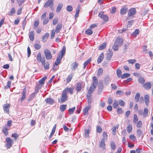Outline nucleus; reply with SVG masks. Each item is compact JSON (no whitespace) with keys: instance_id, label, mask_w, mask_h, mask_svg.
I'll return each mask as SVG.
<instances>
[{"instance_id":"nucleus-64","label":"nucleus","mask_w":153,"mask_h":153,"mask_svg":"<svg viewBox=\"0 0 153 153\" xmlns=\"http://www.w3.org/2000/svg\"><path fill=\"white\" fill-rule=\"evenodd\" d=\"M89 131L88 129L86 130L85 133V137H88L89 136Z\"/></svg>"},{"instance_id":"nucleus-48","label":"nucleus","mask_w":153,"mask_h":153,"mask_svg":"<svg viewBox=\"0 0 153 153\" xmlns=\"http://www.w3.org/2000/svg\"><path fill=\"white\" fill-rule=\"evenodd\" d=\"M76 109L75 107H74L72 108H69L68 110L69 114H72L75 111Z\"/></svg>"},{"instance_id":"nucleus-11","label":"nucleus","mask_w":153,"mask_h":153,"mask_svg":"<svg viewBox=\"0 0 153 153\" xmlns=\"http://www.w3.org/2000/svg\"><path fill=\"white\" fill-rule=\"evenodd\" d=\"M103 88V84L102 83L99 84L98 85V94H100L102 91Z\"/></svg>"},{"instance_id":"nucleus-22","label":"nucleus","mask_w":153,"mask_h":153,"mask_svg":"<svg viewBox=\"0 0 153 153\" xmlns=\"http://www.w3.org/2000/svg\"><path fill=\"white\" fill-rule=\"evenodd\" d=\"M115 43L117 44L119 46H120L123 43V40L121 39H117L114 42Z\"/></svg>"},{"instance_id":"nucleus-41","label":"nucleus","mask_w":153,"mask_h":153,"mask_svg":"<svg viewBox=\"0 0 153 153\" xmlns=\"http://www.w3.org/2000/svg\"><path fill=\"white\" fill-rule=\"evenodd\" d=\"M127 128L128 132V133H130L131 132L132 129V125L130 124H128Z\"/></svg>"},{"instance_id":"nucleus-33","label":"nucleus","mask_w":153,"mask_h":153,"mask_svg":"<svg viewBox=\"0 0 153 153\" xmlns=\"http://www.w3.org/2000/svg\"><path fill=\"white\" fill-rule=\"evenodd\" d=\"M137 134L138 137H141V139H142L143 137V133L142 131L140 129H138L137 131Z\"/></svg>"},{"instance_id":"nucleus-50","label":"nucleus","mask_w":153,"mask_h":153,"mask_svg":"<svg viewBox=\"0 0 153 153\" xmlns=\"http://www.w3.org/2000/svg\"><path fill=\"white\" fill-rule=\"evenodd\" d=\"M66 105H63L60 106V109L62 112L64 111L66 109Z\"/></svg>"},{"instance_id":"nucleus-5","label":"nucleus","mask_w":153,"mask_h":153,"mask_svg":"<svg viewBox=\"0 0 153 153\" xmlns=\"http://www.w3.org/2000/svg\"><path fill=\"white\" fill-rule=\"evenodd\" d=\"M6 146L7 149L10 148L13 144L12 140L9 137H7L6 138Z\"/></svg>"},{"instance_id":"nucleus-6","label":"nucleus","mask_w":153,"mask_h":153,"mask_svg":"<svg viewBox=\"0 0 153 153\" xmlns=\"http://www.w3.org/2000/svg\"><path fill=\"white\" fill-rule=\"evenodd\" d=\"M53 0H49L47 1L45 3L44 5V7H47L48 6H50L52 10H53V8L52 7L53 6Z\"/></svg>"},{"instance_id":"nucleus-23","label":"nucleus","mask_w":153,"mask_h":153,"mask_svg":"<svg viewBox=\"0 0 153 153\" xmlns=\"http://www.w3.org/2000/svg\"><path fill=\"white\" fill-rule=\"evenodd\" d=\"M96 87V86H95L92 85H91L88 91V94H91L94 91Z\"/></svg>"},{"instance_id":"nucleus-42","label":"nucleus","mask_w":153,"mask_h":153,"mask_svg":"<svg viewBox=\"0 0 153 153\" xmlns=\"http://www.w3.org/2000/svg\"><path fill=\"white\" fill-rule=\"evenodd\" d=\"M39 22L38 20H36L35 21L34 23V26L33 28L34 29H36L39 25Z\"/></svg>"},{"instance_id":"nucleus-32","label":"nucleus","mask_w":153,"mask_h":153,"mask_svg":"<svg viewBox=\"0 0 153 153\" xmlns=\"http://www.w3.org/2000/svg\"><path fill=\"white\" fill-rule=\"evenodd\" d=\"M49 36V33H45V34L43 36L42 38V40L44 42H45L46 41V40L48 38Z\"/></svg>"},{"instance_id":"nucleus-39","label":"nucleus","mask_w":153,"mask_h":153,"mask_svg":"<svg viewBox=\"0 0 153 153\" xmlns=\"http://www.w3.org/2000/svg\"><path fill=\"white\" fill-rule=\"evenodd\" d=\"M140 31L138 29H136L134 32L132 33V36L135 37L137 35H138Z\"/></svg>"},{"instance_id":"nucleus-60","label":"nucleus","mask_w":153,"mask_h":153,"mask_svg":"<svg viewBox=\"0 0 153 153\" xmlns=\"http://www.w3.org/2000/svg\"><path fill=\"white\" fill-rule=\"evenodd\" d=\"M118 103L121 106H124L125 104V102L122 100H120Z\"/></svg>"},{"instance_id":"nucleus-49","label":"nucleus","mask_w":153,"mask_h":153,"mask_svg":"<svg viewBox=\"0 0 153 153\" xmlns=\"http://www.w3.org/2000/svg\"><path fill=\"white\" fill-rule=\"evenodd\" d=\"M85 33L88 35H90L92 34L93 31L90 29H87L85 30Z\"/></svg>"},{"instance_id":"nucleus-24","label":"nucleus","mask_w":153,"mask_h":153,"mask_svg":"<svg viewBox=\"0 0 153 153\" xmlns=\"http://www.w3.org/2000/svg\"><path fill=\"white\" fill-rule=\"evenodd\" d=\"M105 140L104 138H102L100 143V144L99 146L100 147L102 148V149H105Z\"/></svg>"},{"instance_id":"nucleus-4","label":"nucleus","mask_w":153,"mask_h":153,"mask_svg":"<svg viewBox=\"0 0 153 153\" xmlns=\"http://www.w3.org/2000/svg\"><path fill=\"white\" fill-rule=\"evenodd\" d=\"M44 53L47 59H51L52 58V56L51 52L48 49H45L44 51Z\"/></svg>"},{"instance_id":"nucleus-9","label":"nucleus","mask_w":153,"mask_h":153,"mask_svg":"<svg viewBox=\"0 0 153 153\" xmlns=\"http://www.w3.org/2000/svg\"><path fill=\"white\" fill-rule=\"evenodd\" d=\"M36 59L38 62H40L42 63H43L45 62V59L44 57L42 58L41 57V54L40 53H39L37 56Z\"/></svg>"},{"instance_id":"nucleus-44","label":"nucleus","mask_w":153,"mask_h":153,"mask_svg":"<svg viewBox=\"0 0 153 153\" xmlns=\"http://www.w3.org/2000/svg\"><path fill=\"white\" fill-rule=\"evenodd\" d=\"M106 43H104L102 44L99 47L100 50H102L104 49L106 47Z\"/></svg>"},{"instance_id":"nucleus-2","label":"nucleus","mask_w":153,"mask_h":153,"mask_svg":"<svg viewBox=\"0 0 153 153\" xmlns=\"http://www.w3.org/2000/svg\"><path fill=\"white\" fill-rule=\"evenodd\" d=\"M66 90H63L62 93L61 98L58 100V102L60 103L65 102L68 99V96L66 94Z\"/></svg>"},{"instance_id":"nucleus-63","label":"nucleus","mask_w":153,"mask_h":153,"mask_svg":"<svg viewBox=\"0 0 153 153\" xmlns=\"http://www.w3.org/2000/svg\"><path fill=\"white\" fill-rule=\"evenodd\" d=\"M97 131L99 133H100L102 131V129L100 126H99L97 128Z\"/></svg>"},{"instance_id":"nucleus-21","label":"nucleus","mask_w":153,"mask_h":153,"mask_svg":"<svg viewBox=\"0 0 153 153\" xmlns=\"http://www.w3.org/2000/svg\"><path fill=\"white\" fill-rule=\"evenodd\" d=\"M98 84V79L97 77L94 76L93 77V83L91 85L96 87Z\"/></svg>"},{"instance_id":"nucleus-58","label":"nucleus","mask_w":153,"mask_h":153,"mask_svg":"<svg viewBox=\"0 0 153 153\" xmlns=\"http://www.w3.org/2000/svg\"><path fill=\"white\" fill-rule=\"evenodd\" d=\"M67 10L68 12L71 11L73 10V7L71 5H68L67 7Z\"/></svg>"},{"instance_id":"nucleus-61","label":"nucleus","mask_w":153,"mask_h":153,"mask_svg":"<svg viewBox=\"0 0 153 153\" xmlns=\"http://www.w3.org/2000/svg\"><path fill=\"white\" fill-rule=\"evenodd\" d=\"M129 138L131 140L134 141L136 137L134 134H131L129 136Z\"/></svg>"},{"instance_id":"nucleus-34","label":"nucleus","mask_w":153,"mask_h":153,"mask_svg":"<svg viewBox=\"0 0 153 153\" xmlns=\"http://www.w3.org/2000/svg\"><path fill=\"white\" fill-rule=\"evenodd\" d=\"M138 82L140 84H143L145 82L144 78L142 76H140L138 80Z\"/></svg>"},{"instance_id":"nucleus-53","label":"nucleus","mask_w":153,"mask_h":153,"mask_svg":"<svg viewBox=\"0 0 153 153\" xmlns=\"http://www.w3.org/2000/svg\"><path fill=\"white\" fill-rule=\"evenodd\" d=\"M118 105V104L117 101L116 100H115L114 101V102L113 104V107L115 108H117Z\"/></svg>"},{"instance_id":"nucleus-14","label":"nucleus","mask_w":153,"mask_h":153,"mask_svg":"<svg viewBox=\"0 0 153 153\" xmlns=\"http://www.w3.org/2000/svg\"><path fill=\"white\" fill-rule=\"evenodd\" d=\"M45 101L48 104L50 105H52L54 102V100L50 98H47L45 99Z\"/></svg>"},{"instance_id":"nucleus-3","label":"nucleus","mask_w":153,"mask_h":153,"mask_svg":"<svg viewBox=\"0 0 153 153\" xmlns=\"http://www.w3.org/2000/svg\"><path fill=\"white\" fill-rule=\"evenodd\" d=\"M98 16L105 22H107L109 18L108 16L104 14L103 12L102 11L100 12L98 14Z\"/></svg>"},{"instance_id":"nucleus-8","label":"nucleus","mask_w":153,"mask_h":153,"mask_svg":"<svg viewBox=\"0 0 153 153\" xmlns=\"http://www.w3.org/2000/svg\"><path fill=\"white\" fill-rule=\"evenodd\" d=\"M136 13V10L134 8H132L129 10L128 13V15L129 17H131L135 15Z\"/></svg>"},{"instance_id":"nucleus-16","label":"nucleus","mask_w":153,"mask_h":153,"mask_svg":"<svg viewBox=\"0 0 153 153\" xmlns=\"http://www.w3.org/2000/svg\"><path fill=\"white\" fill-rule=\"evenodd\" d=\"M10 107V105L8 103H6L4 104L3 105L4 110V111L6 113H9V108Z\"/></svg>"},{"instance_id":"nucleus-12","label":"nucleus","mask_w":153,"mask_h":153,"mask_svg":"<svg viewBox=\"0 0 153 153\" xmlns=\"http://www.w3.org/2000/svg\"><path fill=\"white\" fill-rule=\"evenodd\" d=\"M113 55V51L112 50H108L107 54V59L108 60L111 59Z\"/></svg>"},{"instance_id":"nucleus-51","label":"nucleus","mask_w":153,"mask_h":153,"mask_svg":"<svg viewBox=\"0 0 153 153\" xmlns=\"http://www.w3.org/2000/svg\"><path fill=\"white\" fill-rule=\"evenodd\" d=\"M119 46L117 44L114 42V45L113 47V49L114 51H117L118 49Z\"/></svg>"},{"instance_id":"nucleus-28","label":"nucleus","mask_w":153,"mask_h":153,"mask_svg":"<svg viewBox=\"0 0 153 153\" xmlns=\"http://www.w3.org/2000/svg\"><path fill=\"white\" fill-rule=\"evenodd\" d=\"M148 109L147 108H145L144 109L143 112V116L144 117H146L147 116L148 113Z\"/></svg>"},{"instance_id":"nucleus-31","label":"nucleus","mask_w":153,"mask_h":153,"mask_svg":"<svg viewBox=\"0 0 153 153\" xmlns=\"http://www.w3.org/2000/svg\"><path fill=\"white\" fill-rule=\"evenodd\" d=\"M91 59V58H89L84 62L83 64V69H85L87 65L90 62Z\"/></svg>"},{"instance_id":"nucleus-45","label":"nucleus","mask_w":153,"mask_h":153,"mask_svg":"<svg viewBox=\"0 0 153 153\" xmlns=\"http://www.w3.org/2000/svg\"><path fill=\"white\" fill-rule=\"evenodd\" d=\"M91 108L90 105H88L86 106L84 109L83 111L84 113L86 114L88 113V111Z\"/></svg>"},{"instance_id":"nucleus-15","label":"nucleus","mask_w":153,"mask_h":153,"mask_svg":"<svg viewBox=\"0 0 153 153\" xmlns=\"http://www.w3.org/2000/svg\"><path fill=\"white\" fill-rule=\"evenodd\" d=\"M104 58V54L103 53H102L98 57L97 60V62L98 64L100 63L102 61Z\"/></svg>"},{"instance_id":"nucleus-62","label":"nucleus","mask_w":153,"mask_h":153,"mask_svg":"<svg viewBox=\"0 0 153 153\" xmlns=\"http://www.w3.org/2000/svg\"><path fill=\"white\" fill-rule=\"evenodd\" d=\"M128 62L129 63H130L131 64H133L134 63H135V62H136V60L135 59H129L128 60Z\"/></svg>"},{"instance_id":"nucleus-26","label":"nucleus","mask_w":153,"mask_h":153,"mask_svg":"<svg viewBox=\"0 0 153 153\" xmlns=\"http://www.w3.org/2000/svg\"><path fill=\"white\" fill-rule=\"evenodd\" d=\"M45 62L42 63V65L44 66V69L45 70H48L49 68V63L48 62H47L45 63Z\"/></svg>"},{"instance_id":"nucleus-47","label":"nucleus","mask_w":153,"mask_h":153,"mask_svg":"<svg viewBox=\"0 0 153 153\" xmlns=\"http://www.w3.org/2000/svg\"><path fill=\"white\" fill-rule=\"evenodd\" d=\"M130 75V74H129L128 73H125L123 74V75L121 76V78L122 79H124L126 78L127 77H129Z\"/></svg>"},{"instance_id":"nucleus-1","label":"nucleus","mask_w":153,"mask_h":153,"mask_svg":"<svg viewBox=\"0 0 153 153\" xmlns=\"http://www.w3.org/2000/svg\"><path fill=\"white\" fill-rule=\"evenodd\" d=\"M65 46H64L63 47L62 50L61 51V54L60 53H59L56 60L55 61L54 64L56 65H58L60 63V62L62 58L65 53Z\"/></svg>"},{"instance_id":"nucleus-25","label":"nucleus","mask_w":153,"mask_h":153,"mask_svg":"<svg viewBox=\"0 0 153 153\" xmlns=\"http://www.w3.org/2000/svg\"><path fill=\"white\" fill-rule=\"evenodd\" d=\"M34 33L33 31H32L30 33L29 35V38L30 40L31 41H33L34 40Z\"/></svg>"},{"instance_id":"nucleus-18","label":"nucleus","mask_w":153,"mask_h":153,"mask_svg":"<svg viewBox=\"0 0 153 153\" xmlns=\"http://www.w3.org/2000/svg\"><path fill=\"white\" fill-rule=\"evenodd\" d=\"M62 27V23H58L56 26L55 29V32L58 33L61 30Z\"/></svg>"},{"instance_id":"nucleus-7","label":"nucleus","mask_w":153,"mask_h":153,"mask_svg":"<svg viewBox=\"0 0 153 153\" xmlns=\"http://www.w3.org/2000/svg\"><path fill=\"white\" fill-rule=\"evenodd\" d=\"M85 85L84 83L82 82V83L80 82H77L76 84V90L78 92L81 91V88L84 87Z\"/></svg>"},{"instance_id":"nucleus-37","label":"nucleus","mask_w":153,"mask_h":153,"mask_svg":"<svg viewBox=\"0 0 153 153\" xmlns=\"http://www.w3.org/2000/svg\"><path fill=\"white\" fill-rule=\"evenodd\" d=\"M73 88H67L65 89L64 90H66V94H67V92L68 91L71 94H72L73 93Z\"/></svg>"},{"instance_id":"nucleus-20","label":"nucleus","mask_w":153,"mask_h":153,"mask_svg":"<svg viewBox=\"0 0 153 153\" xmlns=\"http://www.w3.org/2000/svg\"><path fill=\"white\" fill-rule=\"evenodd\" d=\"M78 64L76 62H74L71 64V68L72 71H75L78 67Z\"/></svg>"},{"instance_id":"nucleus-35","label":"nucleus","mask_w":153,"mask_h":153,"mask_svg":"<svg viewBox=\"0 0 153 153\" xmlns=\"http://www.w3.org/2000/svg\"><path fill=\"white\" fill-rule=\"evenodd\" d=\"M103 73V70L102 68H99L97 73V76L99 77L101 75H102Z\"/></svg>"},{"instance_id":"nucleus-10","label":"nucleus","mask_w":153,"mask_h":153,"mask_svg":"<svg viewBox=\"0 0 153 153\" xmlns=\"http://www.w3.org/2000/svg\"><path fill=\"white\" fill-rule=\"evenodd\" d=\"M26 88H25L23 90V91L22 93V97L21 99L20 100L22 101L24 100L26 97Z\"/></svg>"},{"instance_id":"nucleus-29","label":"nucleus","mask_w":153,"mask_h":153,"mask_svg":"<svg viewBox=\"0 0 153 153\" xmlns=\"http://www.w3.org/2000/svg\"><path fill=\"white\" fill-rule=\"evenodd\" d=\"M110 81V78L108 76H106L104 79V83L105 84H107Z\"/></svg>"},{"instance_id":"nucleus-59","label":"nucleus","mask_w":153,"mask_h":153,"mask_svg":"<svg viewBox=\"0 0 153 153\" xmlns=\"http://www.w3.org/2000/svg\"><path fill=\"white\" fill-rule=\"evenodd\" d=\"M34 47L36 49L38 50L41 48V46L40 45L37 43H35L34 45Z\"/></svg>"},{"instance_id":"nucleus-52","label":"nucleus","mask_w":153,"mask_h":153,"mask_svg":"<svg viewBox=\"0 0 153 153\" xmlns=\"http://www.w3.org/2000/svg\"><path fill=\"white\" fill-rule=\"evenodd\" d=\"M110 146L111 149L114 150L116 148V146L115 144L113 142H111L110 143Z\"/></svg>"},{"instance_id":"nucleus-13","label":"nucleus","mask_w":153,"mask_h":153,"mask_svg":"<svg viewBox=\"0 0 153 153\" xmlns=\"http://www.w3.org/2000/svg\"><path fill=\"white\" fill-rule=\"evenodd\" d=\"M144 98L145 105L146 106H148L150 98L148 94L144 96Z\"/></svg>"},{"instance_id":"nucleus-38","label":"nucleus","mask_w":153,"mask_h":153,"mask_svg":"<svg viewBox=\"0 0 153 153\" xmlns=\"http://www.w3.org/2000/svg\"><path fill=\"white\" fill-rule=\"evenodd\" d=\"M122 71L119 69H117V70L116 74L117 76L118 77H121L122 76Z\"/></svg>"},{"instance_id":"nucleus-54","label":"nucleus","mask_w":153,"mask_h":153,"mask_svg":"<svg viewBox=\"0 0 153 153\" xmlns=\"http://www.w3.org/2000/svg\"><path fill=\"white\" fill-rule=\"evenodd\" d=\"M3 131L5 135H7L8 134V131L7 128L4 127L3 128Z\"/></svg>"},{"instance_id":"nucleus-36","label":"nucleus","mask_w":153,"mask_h":153,"mask_svg":"<svg viewBox=\"0 0 153 153\" xmlns=\"http://www.w3.org/2000/svg\"><path fill=\"white\" fill-rule=\"evenodd\" d=\"M73 74H71L68 76L66 79V82L67 83H69L71 81L73 77Z\"/></svg>"},{"instance_id":"nucleus-19","label":"nucleus","mask_w":153,"mask_h":153,"mask_svg":"<svg viewBox=\"0 0 153 153\" xmlns=\"http://www.w3.org/2000/svg\"><path fill=\"white\" fill-rule=\"evenodd\" d=\"M151 85L149 82H147L143 85V87L147 90H149L151 88Z\"/></svg>"},{"instance_id":"nucleus-56","label":"nucleus","mask_w":153,"mask_h":153,"mask_svg":"<svg viewBox=\"0 0 153 153\" xmlns=\"http://www.w3.org/2000/svg\"><path fill=\"white\" fill-rule=\"evenodd\" d=\"M15 12V10L14 7H13L11 9V11L8 14L9 15L12 16L13 15Z\"/></svg>"},{"instance_id":"nucleus-57","label":"nucleus","mask_w":153,"mask_h":153,"mask_svg":"<svg viewBox=\"0 0 153 153\" xmlns=\"http://www.w3.org/2000/svg\"><path fill=\"white\" fill-rule=\"evenodd\" d=\"M133 122L134 123H136L138 121V118L137 115L134 114V119H133Z\"/></svg>"},{"instance_id":"nucleus-17","label":"nucleus","mask_w":153,"mask_h":153,"mask_svg":"<svg viewBox=\"0 0 153 153\" xmlns=\"http://www.w3.org/2000/svg\"><path fill=\"white\" fill-rule=\"evenodd\" d=\"M128 8L126 7H122L120 10V13L121 15L125 14L127 12Z\"/></svg>"},{"instance_id":"nucleus-43","label":"nucleus","mask_w":153,"mask_h":153,"mask_svg":"<svg viewBox=\"0 0 153 153\" xmlns=\"http://www.w3.org/2000/svg\"><path fill=\"white\" fill-rule=\"evenodd\" d=\"M47 78V76H45L42 78L39 81V83L41 85H42L44 84L45 80Z\"/></svg>"},{"instance_id":"nucleus-55","label":"nucleus","mask_w":153,"mask_h":153,"mask_svg":"<svg viewBox=\"0 0 153 153\" xmlns=\"http://www.w3.org/2000/svg\"><path fill=\"white\" fill-rule=\"evenodd\" d=\"M118 124L117 125L116 127H114L112 129V133L113 135H115V132L116 131V129H117L118 127Z\"/></svg>"},{"instance_id":"nucleus-40","label":"nucleus","mask_w":153,"mask_h":153,"mask_svg":"<svg viewBox=\"0 0 153 153\" xmlns=\"http://www.w3.org/2000/svg\"><path fill=\"white\" fill-rule=\"evenodd\" d=\"M140 96V94L139 93H137L136 94L135 97V100L136 102H137L139 101Z\"/></svg>"},{"instance_id":"nucleus-46","label":"nucleus","mask_w":153,"mask_h":153,"mask_svg":"<svg viewBox=\"0 0 153 153\" xmlns=\"http://www.w3.org/2000/svg\"><path fill=\"white\" fill-rule=\"evenodd\" d=\"M35 93H33L31 94L28 99V101H30L32 100L35 97Z\"/></svg>"},{"instance_id":"nucleus-30","label":"nucleus","mask_w":153,"mask_h":153,"mask_svg":"<svg viewBox=\"0 0 153 153\" xmlns=\"http://www.w3.org/2000/svg\"><path fill=\"white\" fill-rule=\"evenodd\" d=\"M88 103L89 104H90L92 101L91 94H87L86 95Z\"/></svg>"},{"instance_id":"nucleus-27","label":"nucleus","mask_w":153,"mask_h":153,"mask_svg":"<svg viewBox=\"0 0 153 153\" xmlns=\"http://www.w3.org/2000/svg\"><path fill=\"white\" fill-rule=\"evenodd\" d=\"M63 6V4H59L57 7L56 9V12L59 13V12L60 10H61L62 7Z\"/></svg>"}]
</instances>
